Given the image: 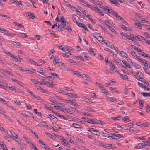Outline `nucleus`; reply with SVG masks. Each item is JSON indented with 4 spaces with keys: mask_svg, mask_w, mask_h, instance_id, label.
Segmentation results:
<instances>
[{
    "mask_svg": "<svg viewBox=\"0 0 150 150\" xmlns=\"http://www.w3.org/2000/svg\"><path fill=\"white\" fill-rule=\"evenodd\" d=\"M105 25L107 26L110 30L112 29L114 31H115V30L112 27L109 26L108 25H111L112 24V22L111 21L108 20H105Z\"/></svg>",
    "mask_w": 150,
    "mask_h": 150,
    "instance_id": "nucleus-1",
    "label": "nucleus"
},
{
    "mask_svg": "<svg viewBox=\"0 0 150 150\" xmlns=\"http://www.w3.org/2000/svg\"><path fill=\"white\" fill-rule=\"evenodd\" d=\"M104 43L106 44V45L110 48L115 49V47L113 43L109 41L104 40Z\"/></svg>",
    "mask_w": 150,
    "mask_h": 150,
    "instance_id": "nucleus-2",
    "label": "nucleus"
},
{
    "mask_svg": "<svg viewBox=\"0 0 150 150\" xmlns=\"http://www.w3.org/2000/svg\"><path fill=\"white\" fill-rule=\"evenodd\" d=\"M120 34L123 38H127L130 40H132V37H130L129 35L125 33L121 32L120 33Z\"/></svg>",
    "mask_w": 150,
    "mask_h": 150,
    "instance_id": "nucleus-3",
    "label": "nucleus"
},
{
    "mask_svg": "<svg viewBox=\"0 0 150 150\" xmlns=\"http://www.w3.org/2000/svg\"><path fill=\"white\" fill-rule=\"evenodd\" d=\"M102 8L106 13H110L112 12V11H112V9L110 7L104 6H103Z\"/></svg>",
    "mask_w": 150,
    "mask_h": 150,
    "instance_id": "nucleus-4",
    "label": "nucleus"
},
{
    "mask_svg": "<svg viewBox=\"0 0 150 150\" xmlns=\"http://www.w3.org/2000/svg\"><path fill=\"white\" fill-rule=\"evenodd\" d=\"M146 145H147V144H146L144 143H139L136 144L135 145V146L137 149H142L144 148Z\"/></svg>",
    "mask_w": 150,
    "mask_h": 150,
    "instance_id": "nucleus-5",
    "label": "nucleus"
},
{
    "mask_svg": "<svg viewBox=\"0 0 150 150\" xmlns=\"http://www.w3.org/2000/svg\"><path fill=\"white\" fill-rule=\"evenodd\" d=\"M96 119H91L87 118L86 120V122H87L91 124H95Z\"/></svg>",
    "mask_w": 150,
    "mask_h": 150,
    "instance_id": "nucleus-6",
    "label": "nucleus"
},
{
    "mask_svg": "<svg viewBox=\"0 0 150 150\" xmlns=\"http://www.w3.org/2000/svg\"><path fill=\"white\" fill-rule=\"evenodd\" d=\"M10 134H9V135L10 138L13 139H17L18 138V135L15 133L13 132H10Z\"/></svg>",
    "mask_w": 150,
    "mask_h": 150,
    "instance_id": "nucleus-7",
    "label": "nucleus"
},
{
    "mask_svg": "<svg viewBox=\"0 0 150 150\" xmlns=\"http://www.w3.org/2000/svg\"><path fill=\"white\" fill-rule=\"evenodd\" d=\"M73 20L74 22L76 23L77 24L79 23L78 21L79 20V17L76 15L73 14L72 15Z\"/></svg>",
    "mask_w": 150,
    "mask_h": 150,
    "instance_id": "nucleus-8",
    "label": "nucleus"
},
{
    "mask_svg": "<svg viewBox=\"0 0 150 150\" xmlns=\"http://www.w3.org/2000/svg\"><path fill=\"white\" fill-rule=\"evenodd\" d=\"M135 39L139 41H142L143 42L144 41L145 38L143 37L140 35H138L137 36L135 37Z\"/></svg>",
    "mask_w": 150,
    "mask_h": 150,
    "instance_id": "nucleus-9",
    "label": "nucleus"
},
{
    "mask_svg": "<svg viewBox=\"0 0 150 150\" xmlns=\"http://www.w3.org/2000/svg\"><path fill=\"white\" fill-rule=\"evenodd\" d=\"M119 54L121 56L124 57L125 58H127L128 57L127 54L123 51H120Z\"/></svg>",
    "mask_w": 150,
    "mask_h": 150,
    "instance_id": "nucleus-10",
    "label": "nucleus"
},
{
    "mask_svg": "<svg viewBox=\"0 0 150 150\" xmlns=\"http://www.w3.org/2000/svg\"><path fill=\"white\" fill-rule=\"evenodd\" d=\"M38 125L40 127H48V125H47V123L44 121L41 122L40 123H39Z\"/></svg>",
    "mask_w": 150,
    "mask_h": 150,
    "instance_id": "nucleus-11",
    "label": "nucleus"
},
{
    "mask_svg": "<svg viewBox=\"0 0 150 150\" xmlns=\"http://www.w3.org/2000/svg\"><path fill=\"white\" fill-rule=\"evenodd\" d=\"M71 127H73L76 128H81L82 126L79 124L74 123L70 125Z\"/></svg>",
    "mask_w": 150,
    "mask_h": 150,
    "instance_id": "nucleus-12",
    "label": "nucleus"
},
{
    "mask_svg": "<svg viewBox=\"0 0 150 150\" xmlns=\"http://www.w3.org/2000/svg\"><path fill=\"white\" fill-rule=\"evenodd\" d=\"M25 15L26 16H28L30 18L33 19H34L35 18L34 14L31 12L26 13H25Z\"/></svg>",
    "mask_w": 150,
    "mask_h": 150,
    "instance_id": "nucleus-13",
    "label": "nucleus"
},
{
    "mask_svg": "<svg viewBox=\"0 0 150 150\" xmlns=\"http://www.w3.org/2000/svg\"><path fill=\"white\" fill-rule=\"evenodd\" d=\"M0 146L1 148L4 150H8L7 148L4 143L1 141H0Z\"/></svg>",
    "mask_w": 150,
    "mask_h": 150,
    "instance_id": "nucleus-14",
    "label": "nucleus"
},
{
    "mask_svg": "<svg viewBox=\"0 0 150 150\" xmlns=\"http://www.w3.org/2000/svg\"><path fill=\"white\" fill-rule=\"evenodd\" d=\"M37 89L38 90H40V91L43 93H46L47 94H49V93L48 91H46V90L42 88L40 86H39L37 88Z\"/></svg>",
    "mask_w": 150,
    "mask_h": 150,
    "instance_id": "nucleus-15",
    "label": "nucleus"
},
{
    "mask_svg": "<svg viewBox=\"0 0 150 150\" xmlns=\"http://www.w3.org/2000/svg\"><path fill=\"white\" fill-rule=\"evenodd\" d=\"M95 124H99L100 125H104L105 124V122L98 120L96 119Z\"/></svg>",
    "mask_w": 150,
    "mask_h": 150,
    "instance_id": "nucleus-16",
    "label": "nucleus"
},
{
    "mask_svg": "<svg viewBox=\"0 0 150 150\" xmlns=\"http://www.w3.org/2000/svg\"><path fill=\"white\" fill-rule=\"evenodd\" d=\"M110 90L113 93L119 94V93L118 90H116V88H112V87H110L109 88Z\"/></svg>",
    "mask_w": 150,
    "mask_h": 150,
    "instance_id": "nucleus-17",
    "label": "nucleus"
},
{
    "mask_svg": "<svg viewBox=\"0 0 150 150\" xmlns=\"http://www.w3.org/2000/svg\"><path fill=\"white\" fill-rule=\"evenodd\" d=\"M137 60H138L139 62H140L141 64H142L144 65L146 60L142 58H140L139 56L137 58Z\"/></svg>",
    "mask_w": 150,
    "mask_h": 150,
    "instance_id": "nucleus-18",
    "label": "nucleus"
},
{
    "mask_svg": "<svg viewBox=\"0 0 150 150\" xmlns=\"http://www.w3.org/2000/svg\"><path fill=\"white\" fill-rule=\"evenodd\" d=\"M56 114L57 115V116H58L59 117L62 119H63L65 120H69V118L65 117L63 115H60L59 113L57 112L56 113Z\"/></svg>",
    "mask_w": 150,
    "mask_h": 150,
    "instance_id": "nucleus-19",
    "label": "nucleus"
},
{
    "mask_svg": "<svg viewBox=\"0 0 150 150\" xmlns=\"http://www.w3.org/2000/svg\"><path fill=\"white\" fill-rule=\"evenodd\" d=\"M52 81L51 82V83L43 81L42 82V83L45 85H48V86L50 87H52L53 86V85L52 84Z\"/></svg>",
    "mask_w": 150,
    "mask_h": 150,
    "instance_id": "nucleus-20",
    "label": "nucleus"
},
{
    "mask_svg": "<svg viewBox=\"0 0 150 150\" xmlns=\"http://www.w3.org/2000/svg\"><path fill=\"white\" fill-rule=\"evenodd\" d=\"M18 36L19 37L23 38H27L28 37V35L25 33H19L17 34Z\"/></svg>",
    "mask_w": 150,
    "mask_h": 150,
    "instance_id": "nucleus-21",
    "label": "nucleus"
},
{
    "mask_svg": "<svg viewBox=\"0 0 150 150\" xmlns=\"http://www.w3.org/2000/svg\"><path fill=\"white\" fill-rule=\"evenodd\" d=\"M28 59L29 60V61L30 62V63L31 64L37 65L38 66H40V65H38V63L36 62L33 60V59H31L30 58H28Z\"/></svg>",
    "mask_w": 150,
    "mask_h": 150,
    "instance_id": "nucleus-22",
    "label": "nucleus"
},
{
    "mask_svg": "<svg viewBox=\"0 0 150 150\" xmlns=\"http://www.w3.org/2000/svg\"><path fill=\"white\" fill-rule=\"evenodd\" d=\"M130 53L132 55V56L136 60H137V58L139 57V56H137L135 54V52H134V51H131L130 52Z\"/></svg>",
    "mask_w": 150,
    "mask_h": 150,
    "instance_id": "nucleus-23",
    "label": "nucleus"
},
{
    "mask_svg": "<svg viewBox=\"0 0 150 150\" xmlns=\"http://www.w3.org/2000/svg\"><path fill=\"white\" fill-rule=\"evenodd\" d=\"M11 3H14L15 4L17 5H20V6H22V4H21L20 1H17L16 0H13V1H11Z\"/></svg>",
    "mask_w": 150,
    "mask_h": 150,
    "instance_id": "nucleus-24",
    "label": "nucleus"
},
{
    "mask_svg": "<svg viewBox=\"0 0 150 150\" xmlns=\"http://www.w3.org/2000/svg\"><path fill=\"white\" fill-rule=\"evenodd\" d=\"M110 2L111 3H112L115 4V6H119L120 5L119 4V3L117 1H116L115 0H109Z\"/></svg>",
    "mask_w": 150,
    "mask_h": 150,
    "instance_id": "nucleus-25",
    "label": "nucleus"
},
{
    "mask_svg": "<svg viewBox=\"0 0 150 150\" xmlns=\"http://www.w3.org/2000/svg\"><path fill=\"white\" fill-rule=\"evenodd\" d=\"M59 60L58 57L57 56H55L54 57L53 60V62L55 63V64H54V65H56L58 63H59V62H58Z\"/></svg>",
    "mask_w": 150,
    "mask_h": 150,
    "instance_id": "nucleus-26",
    "label": "nucleus"
},
{
    "mask_svg": "<svg viewBox=\"0 0 150 150\" xmlns=\"http://www.w3.org/2000/svg\"><path fill=\"white\" fill-rule=\"evenodd\" d=\"M60 20L61 22H62V24L63 25L66 26V21H65V18L64 16H62L60 18Z\"/></svg>",
    "mask_w": 150,
    "mask_h": 150,
    "instance_id": "nucleus-27",
    "label": "nucleus"
},
{
    "mask_svg": "<svg viewBox=\"0 0 150 150\" xmlns=\"http://www.w3.org/2000/svg\"><path fill=\"white\" fill-rule=\"evenodd\" d=\"M113 60L116 63H118L120 59L117 57V54H115Z\"/></svg>",
    "mask_w": 150,
    "mask_h": 150,
    "instance_id": "nucleus-28",
    "label": "nucleus"
},
{
    "mask_svg": "<svg viewBox=\"0 0 150 150\" xmlns=\"http://www.w3.org/2000/svg\"><path fill=\"white\" fill-rule=\"evenodd\" d=\"M64 30H67L70 32L72 31V29H71V28L69 26V25H68V24L67 25L66 27H65Z\"/></svg>",
    "mask_w": 150,
    "mask_h": 150,
    "instance_id": "nucleus-29",
    "label": "nucleus"
},
{
    "mask_svg": "<svg viewBox=\"0 0 150 150\" xmlns=\"http://www.w3.org/2000/svg\"><path fill=\"white\" fill-rule=\"evenodd\" d=\"M9 88L11 91H15L16 92L19 91V89L18 88H16L15 87H9Z\"/></svg>",
    "mask_w": 150,
    "mask_h": 150,
    "instance_id": "nucleus-30",
    "label": "nucleus"
},
{
    "mask_svg": "<svg viewBox=\"0 0 150 150\" xmlns=\"http://www.w3.org/2000/svg\"><path fill=\"white\" fill-rule=\"evenodd\" d=\"M43 68H39L38 69L37 72L39 73L40 74L42 75H44V74L43 72Z\"/></svg>",
    "mask_w": 150,
    "mask_h": 150,
    "instance_id": "nucleus-31",
    "label": "nucleus"
},
{
    "mask_svg": "<svg viewBox=\"0 0 150 150\" xmlns=\"http://www.w3.org/2000/svg\"><path fill=\"white\" fill-rule=\"evenodd\" d=\"M122 62L127 67L130 68L131 66L126 61L122 60Z\"/></svg>",
    "mask_w": 150,
    "mask_h": 150,
    "instance_id": "nucleus-32",
    "label": "nucleus"
},
{
    "mask_svg": "<svg viewBox=\"0 0 150 150\" xmlns=\"http://www.w3.org/2000/svg\"><path fill=\"white\" fill-rule=\"evenodd\" d=\"M1 70L3 73H4L6 74H10V75H11L12 76L13 75V74H12V73L10 71H8L6 69H2Z\"/></svg>",
    "mask_w": 150,
    "mask_h": 150,
    "instance_id": "nucleus-33",
    "label": "nucleus"
},
{
    "mask_svg": "<svg viewBox=\"0 0 150 150\" xmlns=\"http://www.w3.org/2000/svg\"><path fill=\"white\" fill-rule=\"evenodd\" d=\"M92 134L98 136L100 135V133L99 132L98 130L96 129H95Z\"/></svg>",
    "mask_w": 150,
    "mask_h": 150,
    "instance_id": "nucleus-34",
    "label": "nucleus"
},
{
    "mask_svg": "<svg viewBox=\"0 0 150 150\" xmlns=\"http://www.w3.org/2000/svg\"><path fill=\"white\" fill-rule=\"evenodd\" d=\"M96 83L99 88L101 89L104 88L103 86L100 83L96 81Z\"/></svg>",
    "mask_w": 150,
    "mask_h": 150,
    "instance_id": "nucleus-35",
    "label": "nucleus"
},
{
    "mask_svg": "<svg viewBox=\"0 0 150 150\" xmlns=\"http://www.w3.org/2000/svg\"><path fill=\"white\" fill-rule=\"evenodd\" d=\"M65 26L64 25H63V24L61 23L60 25H59L58 26V28L60 29V30L61 31H62L63 30V29H64V28H65Z\"/></svg>",
    "mask_w": 150,
    "mask_h": 150,
    "instance_id": "nucleus-36",
    "label": "nucleus"
},
{
    "mask_svg": "<svg viewBox=\"0 0 150 150\" xmlns=\"http://www.w3.org/2000/svg\"><path fill=\"white\" fill-rule=\"evenodd\" d=\"M71 8L72 10L77 12L81 14V12L78 10L77 8L75 7L74 6H71Z\"/></svg>",
    "mask_w": 150,
    "mask_h": 150,
    "instance_id": "nucleus-37",
    "label": "nucleus"
},
{
    "mask_svg": "<svg viewBox=\"0 0 150 150\" xmlns=\"http://www.w3.org/2000/svg\"><path fill=\"white\" fill-rule=\"evenodd\" d=\"M141 94L145 97H150V93H145L142 92Z\"/></svg>",
    "mask_w": 150,
    "mask_h": 150,
    "instance_id": "nucleus-38",
    "label": "nucleus"
},
{
    "mask_svg": "<svg viewBox=\"0 0 150 150\" xmlns=\"http://www.w3.org/2000/svg\"><path fill=\"white\" fill-rule=\"evenodd\" d=\"M74 58L75 59H81L83 61H84V60L83 59V57L81 56H75Z\"/></svg>",
    "mask_w": 150,
    "mask_h": 150,
    "instance_id": "nucleus-39",
    "label": "nucleus"
},
{
    "mask_svg": "<svg viewBox=\"0 0 150 150\" xmlns=\"http://www.w3.org/2000/svg\"><path fill=\"white\" fill-rule=\"evenodd\" d=\"M112 138L115 139H117V138L116 134L115 133H111L110 134V137Z\"/></svg>",
    "mask_w": 150,
    "mask_h": 150,
    "instance_id": "nucleus-40",
    "label": "nucleus"
},
{
    "mask_svg": "<svg viewBox=\"0 0 150 150\" xmlns=\"http://www.w3.org/2000/svg\"><path fill=\"white\" fill-rule=\"evenodd\" d=\"M102 136L103 137H106L108 138H110V134H106L104 133H102Z\"/></svg>",
    "mask_w": 150,
    "mask_h": 150,
    "instance_id": "nucleus-41",
    "label": "nucleus"
},
{
    "mask_svg": "<svg viewBox=\"0 0 150 150\" xmlns=\"http://www.w3.org/2000/svg\"><path fill=\"white\" fill-rule=\"evenodd\" d=\"M89 52H90V54L91 55H92L93 56L95 55V54L94 53L95 52L93 50V49L90 48L88 50Z\"/></svg>",
    "mask_w": 150,
    "mask_h": 150,
    "instance_id": "nucleus-42",
    "label": "nucleus"
},
{
    "mask_svg": "<svg viewBox=\"0 0 150 150\" xmlns=\"http://www.w3.org/2000/svg\"><path fill=\"white\" fill-rule=\"evenodd\" d=\"M93 35L96 39H97L100 35V33L97 32L94 33Z\"/></svg>",
    "mask_w": 150,
    "mask_h": 150,
    "instance_id": "nucleus-43",
    "label": "nucleus"
},
{
    "mask_svg": "<svg viewBox=\"0 0 150 150\" xmlns=\"http://www.w3.org/2000/svg\"><path fill=\"white\" fill-rule=\"evenodd\" d=\"M107 100L110 102H113L116 100V98L115 97H108L107 98Z\"/></svg>",
    "mask_w": 150,
    "mask_h": 150,
    "instance_id": "nucleus-44",
    "label": "nucleus"
},
{
    "mask_svg": "<svg viewBox=\"0 0 150 150\" xmlns=\"http://www.w3.org/2000/svg\"><path fill=\"white\" fill-rule=\"evenodd\" d=\"M101 92L102 93H105L106 95H108L109 94V92L106 91V90L104 88H102Z\"/></svg>",
    "mask_w": 150,
    "mask_h": 150,
    "instance_id": "nucleus-45",
    "label": "nucleus"
},
{
    "mask_svg": "<svg viewBox=\"0 0 150 150\" xmlns=\"http://www.w3.org/2000/svg\"><path fill=\"white\" fill-rule=\"evenodd\" d=\"M82 113H83L84 115L86 116L91 117L92 115L87 112H82Z\"/></svg>",
    "mask_w": 150,
    "mask_h": 150,
    "instance_id": "nucleus-46",
    "label": "nucleus"
},
{
    "mask_svg": "<svg viewBox=\"0 0 150 150\" xmlns=\"http://www.w3.org/2000/svg\"><path fill=\"white\" fill-rule=\"evenodd\" d=\"M120 77L124 80L127 79V76L126 75H123L122 74H120Z\"/></svg>",
    "mask_w": 150,
    "mask_h": 150,
    "instance_id": "nucleus-47",
    "label": "nucleus"
},
{
    "mask_svg": "<svg viewBox=\"0 0 150 150\" xmlns=\"http://www.w3.org/2000/svg\"><path fill=\"white\" fill-rule=\"evenodd\" d=\"M97 39L101 42H104V40H103V38L100 35Z\"/></svg>",
    "mask_w": 150,
    "mask_h": 150,
    "instance_id": "nucleus-48",
    "label": "nucleus"
},
{
    "mask_svg": "<svg viewBox=\"0 0 150 150\" xmlns=\"http://www.w3.org/2000/svg\"><path fill=\"white\" fill-rule=\"evenodd\" d=\"M129 119H130V118L128 116H126L124 117V118L123 119V120H124V121H125L129 122V121H131V120H129Z\"/></svg>",
    "mask_w": 150,
    "mask_h": 150,
    "instance_id": "nucleus-49",
    "label": "nucleus"
},
{
    "mask_svg": "<svg viewBox=\"0 0 150 150\" xmlns=\"http://www.w3.org/2000/svg\"><path fill=\"white\" fill-rule=\"evenodd\" d=\"M49 100L51 102H52V103H54L56 105H58V104H60V103L57 102L56 101H55L54 100H52L51 99H49Z\"/></svg>",
    "mask_w": 150,
    "mask_h": 150,
    "instance_id": "nucleus-50",
    "label": "nucleus"
},
{
    "mask_svg": "<svg viewBox=\"0 0 150 150\" xmlns=\"http://www.w3.org/2000/svg\"><path fill=\"white\" fill-rule=\"evenodd\" d=\"M134 47L133 49L136 50L138 52H142V50L139 48L138 47L135 46V47Z\"/></svg>",
    "mask_w": 150,
    "mask_h": 150,
    "instance_id": "nucleus-51",
    "label": "nucleus"
},
{
    "mask_svg": "<svg viewBox=\"0 0 150 150\" xmlns=\"http://www.w3.org/2000/svg\"><path fill=\"white\" fill-rule=\"evenodd\" d=\"M86 110H87L88 112H95V111L93 109H92V108L88 107H87L86 108Z\"/></svg>",
    "mask_w": 150,
    "mask_h": 150,
    "instance_id": "nucleus-52",
    "label": "nucleus"
},
{
    "mask_svg": "<svg viewBox=\"0 0 150 150\" xmlns=\"http://www.w3.org/2000/svg\"><path fill=\"white\" fill-rule=\"evenodd\" d=\"M139 52L140 54H141L142 56H144V57H146L147 56L148 54L143 52L142 50V52Z\"/></svg>",
    "mask_w": 150,
    "mask_h": 150,
    "instance_id": "nucleus-53",
    "label": "nucleus"
},
{
    "mask_svg": "<svg viewBox=\"0 0 150 150\" xmlns=\"http://www.w3.org/2000/svg\"><path fill=\"white\" fill-rule=\"evenodd\" d=\"M85 78H86L85 79L86 80H87L88 81L90 82H91L92 81V79L88 76L87 75L86 76H85Z\"/></svg>",
    "mask_w": 150,
    "mask_h": 150,
    "instance_id": "nucleus-54",
    "label": "nucleus"
},
{
    "mask_svg": "<svg viewBox=\"0 0 150 150\" xmlns=\"http://www.w3.org/2000/svg\"><path fill=\"white\" fill-rule=\"evenodd\" d=\"M12 80L13 82H16L18 85H21V84H22L21 83V82L18 81V80H16V79H12Z\"/></svg>",
    "mask_w": 150,
    "mask_h": 150,
    "instance_id": "nucleus-55",
    "label": "nucleus"
},
{
    "mask_svg": "<svg viewBox=\"0 0 150 150\" xmlns=\"http://www.w3.org/2000/svg\"><path fill=\"white\" fill-rule=\"evenodd\" d=\"M115 125L116 127L118 129V130H120L122 129L123 127L121 126L118 125L117 124H115Z\"/></svg>",
    "mask_w": 150,
    "mask_h": 150,
    "instance_id": "nucleus-56",
    "label": "nucleus"
},
{
    "mask_svg": "<svg viewBox=\"0 0 150 150\" xmlns=\"http://www.w3.org/2000/svg\"><path fill=\"white\" fill-rule=\"evenodd\" d=\"M23 138L24 139L28 142V143L29 144L31 142L30 141V140L28 138H27L25 137L24 136Z\"/></svg>",
    "mask_w": 150,
    "mask_h": 150,
    "instance_id": "nucleus-57",
    "label": "nucleus"
},
{
    "mask_svg": "<svg viewBox=\"0 0 150 150\" xmlns=\"http://www.w3.org/2000/svg\"><path fill=\"white\" fill-rule=\"evenodd\" d=\"M144 77H141V78L139 79L138 78V80L140 81L143 82L144 83H145V81H146L143 78Z\"/></svg>",
    "mask_w": 150,
    "mask_h": 150,
    "instance_id": "nucleus-58",
    "label": "nucleus"
},
{
    "mask_svg": "<svg viewBox=\"0 0 150 150\" xmlns=\"http://www.w3.org/2000/svg\"><path fill=\"white\" fill-rule=\"evenodd\" d=\"M12 43L14 44V45H16L19 46H22V45L21 44V43L18 42H16L15 41H13Z\"/></svg>",
    "mask_w": 150,
    "mask_h": 150,
    "instance_id": "nucleus-59",
    "label": "nucleus"
},
{
    "mask_svg": "<svg viewBox=\"0 0 150 150\" xmlns=\"http://www.w3.org/2000/svg\"><path fill=\"white\" fill-rule=\"evenodd\" d=\"M145 108H146V112L147 113L150 111V106L149 105H147Z\"/></svg>",
    "mask_w": 150,
    "mask_h": 150,
    "instance_id": "nucleus-60",
    "label": "nucleus"
},
{
    "mask_svg": "<svg viewBox=\"0 0 150 150\" xmlns=\"http://www.w3.org/2000/svg\"><path fill=\"white\" fill-rule=\"evenodd\" d=\"M134 66L137 69H140L141 68V67L139 64L136 63H134Z\"/></svg>",
    "mask_w": 150,
    "mask_h": 150,
    "instance_id": "nucleus-61",
    "label": "nucleus"
},
{
    "mask_svg": "<svg viewBox=\"0 0 150 150\" xmlns=\"http://www.w3.org/2000/svg\"><path fill=\"white\" fill-rule=\"evenodd\" d=\"M29 144L31 146L32 148L34 150H35L37 149V148L36 147L33 143H32L31 142Z\"/></svg>",
    "mask_w": 150,
    "mask_h": 150,
    "instance_id": "nucleus-62",
    "label": "nucleus"
},
{
    "mask_svg": "<svg viewBox=\"0 0 150 150\" xmlns=\"http://www.w3.org/2000/svg\"><path fill=\"white\" fill-rule=\"evenodd\" d=\"M25 71L27 72L28 73L30 74H33L34 73L31 70L28 69H26L25 70Z\"/></svg>",
    "mask_w": 150,
    "mask_h": 150,
    "instance_id": "nucleus-63",
    "label": "nucleus"
},
{
    "mask_svg": "<svg viewBox=\"0 0 150 150\" xmlns=\"http://www.w3.org/2000/svg\"><path fill=\"white\" fill-rule=\"evenodd\" d=\"M31 81L34 83H35L36 84H38L39 83V82L37 81H36L35 79H31Z\"/></svg>",
    "mask_w": 150,
    "mask_h": 150,
    "instance_id": "nucleus-64",
    "label": "nucleus"
}]
</instances>
